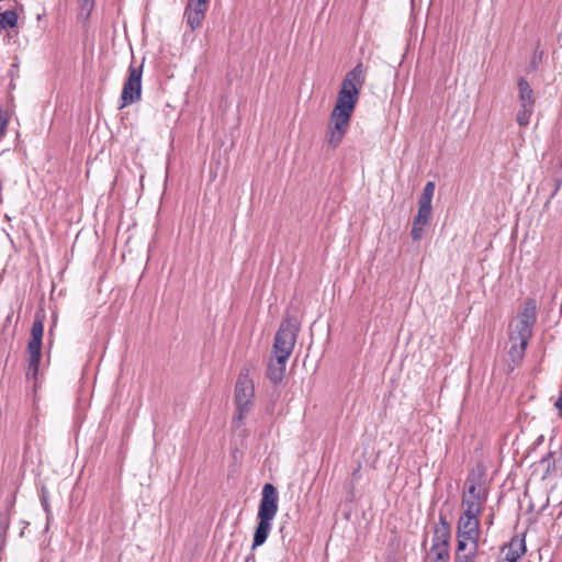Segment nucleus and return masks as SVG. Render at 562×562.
<instances>
[{
  "mask_svg": "<svg viewBox=\"0 0 562 562\" xmlns=\"http://www.w3.org/2000/svg\"><path fill=\"white\" fill-rule=\"evenodd\" d=\"M364 80L366 69L362 64L356 65L342 80L326 133V142L331 148H337L341 144L349 128Z\"/></svg>",
  "mask_w": 562,
  "mask_h": 562,
  "instance_id": "f257e3e1",
  "label": "nucleus"
},
{
  "mask_svg": "<svg viewBox=\"0 0 562 562\" xmlns=\"http://www.w3.org/2000/svg\"><path fill=\"white\" fill-rule=\"evenodd\" d=\"M537 321V302L533 299L525 301L516 322L509 325L508 355L514 363H519L525 357V351L532 337L533 326Z\"/></svg>",
  "mask_w": 562,
  "mask_h": 562,
  "instance_id": "f03ea898",
  "label": "nucleus"
},
{
  "mask_svg": "<svg viewBox=\"0 0 562 562\" xmlns=\"http://www.w3.org/2000/svg\"><path fill=\"white\" fill-rule=\"evenodd\" d=\"M278 491L271 483H266L261 491V499L258 508V525L252 540V549L262 546L272 528V520L278 513Z\"/></svg>",
  "mask_w": 562,
  "mask_h": 562,
  "instance_id": "7ed1b4c3",
  "label": "nucleus"
},
{
  "mask_svg": "<svg viewBox=\"0 0 562 562\" xmlns=\"http://www.w3.org/2000/svg\"><path fill=\"white\" fill-rule=\"evenodd\" d=\"M234 400L237 414L233 423L235 427H240L255 400V386L248 369L243 370L237 378Z\"/></svg>",
  "mask_w": 562,
  "mask_h": 562,
  "instance_id": "20e7f679",
  "label": "nucleus"
},
{
  "mask_svg": "<svg viewBox=\"0 0 562 562\" xmlns=\"http://www.w3.org/2000/svg\"><path fill=\"white\" fill-rule=\"evenodd\" d=\"M487 488L480 477L469 476L465 481V490L462 495V513L480 515L487 499Z\"/></svg>",
  "mask_w": 562,
  "mask_h": 562,
  "instance_id": "39448f33",
  "label": "nucleus"
},
{
  "mask_svg": "<svg viewBox=\"0 0 562 562\" xmlns=\"http://www.w3.org/2000/svg\"><path fill=\"white\" fill-rule=\"evenodd\" d=\"M300 325L292 318L283 321L274 336L272 355L290 358L293 352Z\"/></svg>",
  "mask_w": 562,
  "mask_h": 562,
  "instance_id": "423d86ee",
  "label": "nucleus"
},
{
  "mask_svg": "<svg viewBox=\"0 0 562 562\" xmlns=\"http://www.w3.org/2000/svg\"><path fill=\"white\" fill-rule=\"evenodd\" d=\"M44 334V321L42 317L36 316L32 329L31 339L27 344V352L30 356L29 368L26 371V378L36 379L38 373V366L41 360L42 339Z\"/></svg>",
  "mask_w": 562,
  "mask_h": 562,
  "instance_id": "0eeeda50",
  "label": "nucleus"
},
{
  "mask_svg": "<svg viewBox=\"0 0 562 562\" xmlns=\"http://www.w3.org/2000/svg\"><path fill=\"white\" fill-rule=\"evenodd\" d=\"M480 515L462 513L458 521V551H464L471 543L477 549L480 538Z\"/></svg>",
  "mask_w": 562,
  "mask_h": 562,
  "instance_id": "6e6552de",
  "label": "nucleus"
},
{
  "mask_svg": "<svg viewBox=\"0 0 562 562\" xmlns=\"http://www.w3.org/2000/svg\"><path fill=\"white\" fill-rule=\"evenodd\" d=\"M450 528L446 520L441 517L440 525L436 527L432 538V544L429 555L432 562H448Z\"/></svg>",
  "mask_w": 562,
  "mask_h": 562,
  "instance_id": "1a4fd4ad",
  "label": "nucleus"
},
{
  "mask_svg": "<svg viewBox=\"0 0 562 562\" xmlns=\"http://www.w3.org/2000/svg\"><path fill=\"white\" fill-rule=\"evenodd\" d=\"M142 76H143V64L134 65L131 64L128 67V76L124 82L121 100L122 105L126 106L140 100L142 95Z\"/></svg>",
  "mask_w": 562,
  "mask_h": 562,
  "instance_id": "9d476101",
  "label": "nucleus"
},
{
  "mask_svg": "<svg viewBox=\"0 0 562 562\" xmlns=\"http://www.w3.org/2000/svg\"><path fill=\"white\" fill-rule=\"evenodd\" d=\"M209 3L204 1L188 0L183 16L188 26L194 31L202 25Z\"/></svg>",
  "mask_w": 562,
  "mask_h": 562,
  "instance_id": "9b49d317",
  "label": "nucleus"
},
{
  "mask_svg": "<svg viewBox=\"0 0 562 562\" xmlns=\"http://www.w3.org/2000/svg\"><path fill=\"white\" fill-rule=\"evenodd\" d=\"M526 552L525 535H516L507 544L505 562H518Z\"/></svg>",
  "mask_w": 562,
  "mask_h": 562,
  "instance_id": "f8f14e48",
  "label": "nucleus"
},
{
  "mask_svg": "<svg viewBox=\"0 0 562 562\" xmlns=\"http://www.w3.org/2000/svg\"><path fill=\"white\" fill-rule=\"evenodd\" d=\"M288 358L273 356L268 364V378L273 384L280 383L285 374Z\"/></svg>",
  "mask_w": 562,
  "mask_h": 562,
  "instance_id": "ddd939ff",
  "label": "nucleus"
},
{
  "mask_svg": "<svg viewBox=\"0 0 562 562\" xmlns=\"http://www.w3.org/2000/svg\"><path fill=\"white\" fill-rule=\"evenodd\" d=\"M517 88L518 101L520 103V106H535L536 100L533 95V90L529 82L524 77L518 78Z\"/></svg>",
  "mask_w": 562,
  "mask_h": 562,
  "instance_id": "4468645a",
  "label": "nucleus"
},
{
  "mask_svg": "<svg viewBox=\"0 0 562 562\" xmlns=\"http://www.w3.org/2000/svg\"><path fill=\"white\" fill-rule=\"evenodd\" d=\"M432 212L417 211V215L414 218L411 236L415 241H418L424 236V228L429 223Z\"/></svg>",
  "mask_w": 562,
  "mask_h": 562,
  "instance_id": "2eb2a0df",
  "label": "nucleus"
},
{
  "mask_svg": "<svg viewBox=\"0 0 562 562\" xmlns=\"http://www.w3.org/2000/svg\"><path fill=\"white\" fill-rule=\"evenodd\" d=\"M18 23V14L13 10H7L0 13V30L13 29Z\"/></svg>",
  "mask_w": 562,
  "mask_h": 562,
  "instance_id": "dca6fc26",
  "label": "nucleus"
},
{
  "mask_svg": "<svg viewBox=\"0 0 562 562\" xmlns=\"http://www.w3.org/2000/svg\"><path fill=\"white\" fill-rule=\"evenodd\" d=\"M535 106H526L520 109L517 112L516 121L520 126H527L530 123V119L532 116Z\"/></svg>",
  "mask_w": 562,
  "mask_h": 562,
  "instance_id": "f3484780",
  "label": "nucleus"
},
{
  "mask_svg": "<svg viewBox=\"0 0 562 562\" xmlns=\"http://www.w3.org/2000/svg\"><path fill=\"white\" fill-rule=\"evenodd\" d=\"M94 1L93 0H81L80 1V15L83 19H88L92 9H93Z\"/></svg>",
  "mask_w": 562,
  "mask_h": 562,
  "instance_id": "a211bd4d",
  "label": "nucleus"
},
{
  "mask_svg": "<svg viewBox=\"0 0 562 562\" xmlns=\"http://www.w3.org/2000/svg\"><path fill=\"white\" fill-rule=\"evenodd\" d=\"M431 201H432L431 196L422 193L419 201H418V204H419L418 210L423 211V212H425V211L432 212Z\"/></svg>",
  "mask_w": 562,
  "mask_h": 562,
  "instance_id": "6ab92c4d",
  "label": "nucleus"
},
{
  "mask_svg": "<svg viewBox=\"0 0 562 562\" xmlns=\"http://www.w3.org/2000/svg\"><path fill=\"white\" fill-rule=\"evenodd\" d=\"M460 552L461 551H458L457 553L456 562H471L475 555L476 550H474V546H472V549L470 550L469 553L462 555L460 554Z\"/></svg>",
  "mask_w": 562,
  "mask_h": 562,
  "instance_id": "aec40b11",
  "label": "nucleus"
},
{
  "mask_svg": "<svg viewBox=\"0 0 562 562\" xmlns=\"http://www.w3.org/2000/svg\"><path fill=\"white\" fill-rule=\"evenodd\" d=\"M8 122L5 112L0 109V140L5 135Z\"/></svg>",
  "mask_w": 562,
  "mask_h": 562,
  "instance_id": "412c9836",
  "label": "nucleus"
},
{
  "mask_svg": "<svg viewBox=\"0 0 562 562\" xmlns=\"http://www.w3.org/2000/svg\"><path fill=\"white\" fill-rule=\"evenodd\" d=\"M435 189H436L435 182L434 181H428L425 184V187H424L423 194H426V195H429V196L434 198Z\"/></svg>",
  "mask_w": 562,
  "mask_h": 562,
  "instance_id": "4be33fe9",
  "label": "nucleus"
},
{
  "mask_svg": "<svg viewBox=\"0 0 562 562\" xmlns=\"http://www.w3.org/2000/svg\"><path fill=\"white\" fill-rule=\"evenodd\" d=\"M7 529H8V521L7 520L0 521V540H3Z\"/></svg>",
  "mask_w": 562,
  "mask_h": 562,
  "instance_id": "5701e85b",
  "label": "nucleus"
},
{
  "mask_svg": "<svg viewBox=\"0 0 562 562\" xmlns=\"http://www.w3.org/2000/svg\"><path fill=\"white\" fill-rule=\"evenodd\" d=\"M554 405L561 412V415H562V389H561L560 395Z\"/></svg>",
  "mask_w": 562,
  "mask_h": 562,
  "instance_id": "b1692460",
  "label": "nucleus"
}]
</instances>
